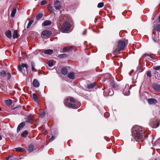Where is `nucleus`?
Segmentation results:
<instances>
[{
  "label": "nucleus",
  "instance_id": "obj_2",
  "mask_svg": "<svg viewBox=\"0 0 160 160\" xmlns=\"http://www.w3.org/2000/svg\"><path fill=\"white\" fill-rule=\"evenodd\" d=\"M125 45V43L123 41H119L117 48L115 50V52H119L120 51L123 50Z\"/></svg>",
  "mask_w": 160,
  "mask_h": 160
},
{
  "label": "nucleus",
  "instance_id": "obj_44",
  "mask_svg": "<svg viewBox=\"0 0 160 160\" xmlns=\"http://www.w3.org/2000/svg\"><path fill=\"white\" fill-rule=\"evenodd\" d=\"M15 159H17V160H19L20 159H24V157L22 156H19L17 158H15Z\"/></svg>",
  "mask_w": 160,
  "mask_h": 160
},
{
  "label": "nucleus",
  "instance_id": "obj_24",
  "mask_svg": "<svg viewBox=\"0 0 160 160\" xmlns=\"http://www.w3.org/2000/svg\"><path fill=\"white\" fill-rule=\"evenodd\" d=\"M13 38L14 39L17 38H18V32L16 30H14L13 33Z\"/></svg>",
  "mask_w": 160,
  "mask_h": 160
},
{
  "label": "nucleus",
  "instance_id": "obj_3",
  "mask_svg": "<svg viewBox=\"0 0 160 160\" xmlns=\"http://www.w3.org/2000/svg\"><path fill=\"white\" fill-rule=\"evenodd\" d=\"M0 77L1 78H3L9 80L11 77V75L9 72L1 70L0 71Z\"/></svg>",
  "mask_w": 160,
  "mask_h": 160
},
{
  "label": "nucleus",
  "instance_id": "obj_33",
  "mask_svg": "<svg viewBox=\"0 0 160 160\" xmlns=\"http://www.w3.org/2000/svg\"><path fill=\"white\" fill-rule=\"evenodd\" d=\"M28 133L27 131H25L22 133L21 135L23 137H25L27 136Z\"/></svg>",
  "mask_w": 160,
  "mask_h": 160
},
{
  "label": "nucleus",
  "instance_id": "obj_28",
  "mask_svg": "<svg viewBox=\"0 0 160 160\" xmlns=\"http://www.w3.org/2000/svg\"><path fill=\"white\" fill-rule=\"evenodd\" d=\"M72 49L71 47L68 46L63 48V50L65 51H68Z\"/></svg>",
  "mask_w": 160,
  "mask_h": 160
},
{
  "label": "nucleus",
  "instance_id": "obj_43",
  "mask_svg": "<svg viewBox=\"0 0 160 160\" xmlns=\"http://www.w3.org/2000/svg\"><path fill=\"white\" fill-rule=\"evenodd\" d=\"M48 65L50 67H52L53 66V62L52 61L49 60L48 62Z\"/></svg>",
  "mask_w": 160,
  "mask_h": 160
},
{
  "label": "nucleus",
  "instance_id": "obj_25",
  "mask_svg": "<svg viewBox=\"0 0 160 160\" xmlns=\"http://www.w3.org/2000/svg\"><path fill=\"white\" fill-rule=\"evenodd\" d=\"M15 149L16 151L19 152H23L25 150V149L24 148L21 147L17 148H15Z\"/></svg>",
  "mask_w": 160,
  "mask_h": 160
},
{
  "label": "nucleus",
  "instance_id": "obj_23",
  "mask_svg": "<svg viewBox=\"0 0 160 160\" xmlns=\"http://www.w3.org/2000/svg\"><path fill=\"white\" fill-rule=\"evenodd\" d=\"M96 85V82H94L88 85L87 87L88 88H92L95 87Z\"/></svg>",
  "mask_w": 160,
  "mask_h": 160
},
{
  "label": "nucleus",
  "instance_id": "obj_13",
  "mask_svg": "<svg viewBox=\"0 0 160 160\" xmlns=\"http://www.w3.org/2000/svg\"><path fill=\"white\" fill-rule=\"evenodd\" d=\"M32 85L35 87L38 88L39 86V83L38 80L34 79L32 82Z\"/></svg>",
  "mask_w": 160,
  "mask_h": 160
},
{
  "label": "nucleus",
  "instance_id": "obj_21",
  "mask_svg": "<svg viewBox=\"0 0 160 160\" xmlns=\"http://www.w3.org/2000/svg\"><path fill=\"white\" fill-rule=\"evenodd\" d=\"M5 103L8 106H10L12 103V101L11 99L6 100L5 101Z\"/></svg>",
  "mask_w": 160,
  "mask_h": 160
},
{
  "label": "nucleus",
  "instance_id": "obj_31",
  "mask_svg": "<svg viewBox=\"0 0 160 160\" xmlns=\"http://www.w3.org/2000/svg\"><path fill=\"white\" fill-rule=\"evenodd\" d=\"M114 94V92L112 89L109 88L108 89V94L109 96H112Z\"/></svg>",
  "mask_w": 160,
  "mask_h": 160
},
{
  "label": "nucleus",
  "instance_id": "obj_46",
  "mask_svg": "<svg viewBox=\"0 0 160 160\" xmlns=\"http://www.w3.org/2000/svg\"><path fill=\"white\" fill-rule=\"evenodd\" d=\"M47 2L46 0H43L41 2V4L42 5H43L46 4Z\"/></svg>",
  "mask_w": 160,
  "mask_h": 160
},
{
  "label": "nucleus",
  "instance_id": "obj_50",
  "mask_svg": "<svg viewBox=\"0 0 160 160\" xmlns=\"http://www.w3.org/2000/svg\"><path fill=\"white\" fill-rule=\"evenodd\" d=\"M109 115V114L107 112L105 113L104 114V117L106 118L108 117Z\"/></svg>",
  "mask_w": 160,
  "mask_h": 160
},
{
  "label": "nucleus",
  "instance_id": "obj_51",
  "mask_svg": "<svg viewBox=\"0 0 160 160\" xmlns=\"http://www.w3.org/2000/svg\"><path fill=\"white\" fill-rule=\"evenodd\" d=\"M159 122H157V123L156 124V127H158L159 126Z\"/></svg>",
  "mask_w": 160,
  "mask_h": 160
},
{
  "label": "nucleus",
  "instance_id": "obj_35",
  "mask_svg": "<svg viewBox=\"0 0 160 160\" xmlns=\"http://www.w3.org/2000/svg\"><path fill=\"white\" fill-rule=\"evenodd\" d=\"M33 22V20H32L29 21L27 27V29L29 28L30 27V26H31V25H32Z\"/></svg>",
  "mask_w": 160,
  "mask_h": 160
},
{
  "label": "nucleus",
  "instance_id": "obj_15",
  "mask_svg": "<svg viewBox=\"0 0 160 160\" xmlns=\"http://www.w3.org/2000/svg\"><path fill=\"white\" fill-rule=\"evenodd\" d=\"M158 38V35H156V34H155L154 32L152 33V38L153 40L155 42H157Z\"/></svg>",
  "mask_w": 160,
  "mask_h": 160
},
{
  "label": "nucleus",
  "instance_id": "obj_30",
  "mask_svg": "<svg viewBox=\"0 0 160 160\" xmlns=\"http://www.w3.org/2000/svg\"><path fill=\"white\" fill-rule=\"evenodd\" d=\"M67 57V55L64 53L59 54L58 56V57L60 58H64L66 57Z\"/></svg>",
  "mask_w": 160,
  "mask_h": 160
},
{
  "label": "nucleus",
  "instance_id": "obj_6",
  "mask_svg": "<svg viewBox=\"0 0 160 160\" xmlns=\"http://www.w3.org/2000/svg\"><path fill=\"white\" fill-rule=\"evenodd\" d=\"M130 88H129V85H126L123 92V93L124 95L128 96L130 94Z\"/></svg>",
  "mask_w": 160,
  "mask_h": 160
},
{
  "label": "nucleus",
  "instance_id": "obj_56",
  "mask_svg": "<svg viewBox=\"0 0 160 160\" xmlns=\"http://www.w3.org/2000/svg\"><path fill=\"white\" fill-rule=\"evenodd\" d=\"M1 110V108L0 107V111Z\"/></svg>",
  "mask_w": 160,
  "mask_h": 160
},
{
  "label": "nucleus",
  "instance_id": "obj_45",
  "mask_svg": "<svg viewBox=\"0 0 160 160\" xmlns=\"http://www.w3.org/2000/svg\"><path fill=\"white\" fill-rule=\"evenodd\" d=\"M147 56H148L150 57L151 58L154 59L153 57L152 56L148 54L145 53L144 55V56L145 57H146Z\"/></svg>",
  "mask_w": 160,
  "mask_h": 160
},
{
  "label": "nucleus",
  "instance_id": "obj_26",
  "mask_svg": "<svg viewBox=\"0 0 160 160\" xmlns=\"http://www.w3.org/2000/svg\"><path fill=\"white\" fill-rule=\"evenodd\" d=\"M32 98L36 102L37 101L38 99V97L35 93H33L32 94Z\"/></svg>",
  "mask_w": 160,
  "mask_h": 160
},
{
  "label": "nucleus",
  "instance_id": "obj_17",
  "mask_svg": "<svg viewBox=\"0 0 160 160\" xmlns=\"http://www.w3.org/2000/svg\"><path fill=\"white\" fill-rule=\"evenodd\" d=\"M51 24V22L49 20H46L44 21L42 24V25L43 26H46L48 25H50Z\"/></svg>",
  "mask_w": 160,
  "mask_h": 160
},
{
  "label": "nucleus",
  "instance_id": "obj_4",
  "mask_svg": "<svg viewBox=\"0 0 160 160\" xmlns=\"http://www.w3.org/2000/svg\"><path fill=\"white\" fill-rule=\"evenodd\" d=\"M71 25L70 23L68 22H65L62 25L61 30L63 32L69 30L71 27Z\"/></svg>",
  "mask_w": 160,
  "mask_h": 160
},
{
  "label": "nucleus",
  "instance_id": "obj_10",
  "mask_svg": "<svg viewBox=\"0 0 160 160\" xmlns=\"http://www.w3.org/2000/svg\"><path fill=\"white\" fill-rule=\"evenodd\" d=\"M51 32L47 30L44 31L42 32V35L43 36L46 37H49L51 35Z\"/></svg>",
  "mask_w": 160,
  "mask_h": 160
},
{
  "label": "nucleus",
  "instance_id": "obj_32",
  "mask_svg": "<svg viewBox=\"0 0 160 160\" xmlns=\"http://www.w3.org/2000/svg\"><path fill=\"white\" fill-rule=\"evenodd\" d=\"M31 67H32V70L33 71L36 72V69L35 68V64L33 62H32L31 63Z\"/></svg>",
  "mask_w": 160,
  "mask_h": 160
},
{
  "label": "nucleus",
  "instance_id": "obj_1",
  "mask_svg": "<svg viewBox=\"0 0 160 160\" xmlns=\"http://www.w3.org/2000/svg\"><path fill=\"white\" fill-rule=\"evenodd\" d=\"M144 128L139 126H135L132 129V134L134 139L137 142H142L146 138Z\"/></svg>",
  "mask_w": 160,
  "mask_h": 160
},
{
  "label": "nucleus",
  "instance_id": "obj_16",
  "mask_svg": "<svg viewBox=\"0 0 160 160\" xmlns=\"http://www.w3.org/2000/svg\"><path fill=\"white\" fill-rule=\"evenodd\" d=\"M153 88L156 91H160V85L157 83L153 85Z\"/></svg>",
  "mask_w": 160,
  "mask_h": 160
},
{
  "label": "nucleus",
  "instance_id": "obj_36",
  "mask_svg": "<svg viewBox=\"0 0 160 160\" xmlns=\"http://www.w3.org/2000/svg\"><path fill=\"white\" fill-rule=\"evenodd\" d=\"M18 70L21 72L23 73L22 71V67L21 66V65H19L18 67Z\"/></svg>",
  "mask_w": 160,
  "mask_h": 160
},
{
  "label": "nucleus",
  "instance_id": "obj_52",
  "mask_svg": "<svg viewBox=\"0 0 160 160\" xmlns=\"http://www.w3.org/2000/svg\"><path fill=\"white\" fill-rule=\"evenodd\" d=\"M82 34L84 35H85L86 34V30L83 32Z\"/></svg>",
  "mask_w": 160,
  "mask_h": 160
},
{
  "label": "nucleus",
  "instance_id": "obj_37",
  "mask_svg": "<svg viewBox=\"0 0 160 160\" xmlns=\"http://www.w3.org/2000/svg\"><path fill=\"white\" fill-rule=\"evenodd\" d=\"M48 10L51 12H53V13L54 12L53 11V8L51 5L50 4L48 8Z\"/></svg>",
  "mask_w": 160,
  "mask_h": 160
},
{
  "label": "nucleus",
  "instance_id": "obj_7",
  "mask_svg": "<svg viewBox=\"0 0 160 160\" xmlns=\"http://www.w3.org/2000/svg\"><path fill=\"white\" fill-rule=\"evenodd\" d=\"M54 7L57 10H59L61 8L60 2L58 1H56L54 3Z\"/></svg>",
  "mask_w": 160,
  "mask_h": 160
},
{
  "label": "nucleus",
  "instance_id": "obj_5",
  "mask_svg": "<svg viewBox=\"0 0 160 160\" xmlns=\"http://www.w3.org/2000/svg\"><path fill=\"white\" fill-rule=\"evenodd\" d=\"M64 104L66 106L68 107L74 108H78L80 106V104L79 103H78V105H76L75 104L72 103L71 102H68V100H65Z\"/></svg>",
  "mask_w": 160,
  "mask_h": 160
},
{
  "label": "nucleus",
  "instance_id": "obj_14",
  "mask_svg": "<svg viewBox=\"0 0 160 160\" xmlns=\"http://www.w3.org/2000/svg\"><path fill=\"white\" fill-rule=\"evenodd\" d=\"M67 76L70 79H73L75 78V73L73 72H70L68 73Z\"/></svg>",
  "mask_w": 160,
  "mask_h": 160
},
{
  "label": "nucleus",
  "instance_id": "obj_27",
  "mask_svg": "<svg viewBox=\"0 0 160 160\" xmlns=\"http://www.w3.org/2000/svg\"><path fill=\"white\" fill-rule=\"evenodd\" d=\"M16 8H14L12 10L11 14V16L12 17H14L15 16V13L16 12Z\"/></svg>",
  "mask_w": 160,
  "mask_h": 160
},
{
  "label": "nucleus",
  "instance_id": "obj_49",
  "mask_svg": "<svg viewBox=\"0 0 160 160\" xmlns=\"http://www.w3.org/2000/svg\"><path fill=\"white\" fill-rule=\"evenodd\" d=\"M55 138V137L54 136H52L51 138L49 139V141L50 142L52 141Z\"/></svg>",
  "mask_w": 160,
  "mask_h": 160
},
{
  "label": "nucleus",
  "instance_id": "obj_47",
  "mask_svg": "<svg viewBox=\"0 0 160 160\" xmlns=\"http://www.w3.org/2000/svg\"><path fill=\"white\" fill-rule=\"evenodd\" d=\"M22 68H26L27 69L28 68V67L27 64L25 63H23L21 65Z\"/></svg>",
  "mask_w": 160,
  "mask_h": 160
},
{
  "label": "nucleus",
  "instance_id": "obj_48",
  "mask_svg": "<svg viewBox=\"0 0 160 160\" xmlns=\"http://www.w3.org/2000/svg\"><path fill=\"white\" fill-rule=\"evenodd\" d=\"M70 101L71 102H75V101L74 99V98L72 97H70Z\"/></svg>",
  "mask_w": 160,
  "mask_h": 160
},
{
  "label": "nucleus",
  "instance_id": "obj_34",
  "mask_svg": "<svg viewBox=\"0 0 160 160\" xmlns=\"http://www.w3.org/2000/svg\"><path fill=\"white\" fill-rule=\"evenodd\" d=\"M153 69L155 70H160V66H155L153 67Z\"/></svg>",
  "mask_w": 160,
  "mask_h": 160
},
{
  "label": "nucleus",
  "instance_id": "obj_54",
  "mask_svg": "<svg viewBox=\"0 0 160 160\" xmlns=\"http://www.w3.org/2000/svg\"><path fill=\"white\" fill-rule=\"evenodd\" d=\"M159 22H160V16H159Z\"/></svg>",
  "mask_w": 160,
  "mask_h": 160
},
{
  "label": "nucleus",
  "instance_id": "obj_19",
  "mask_svg": "<svg viewBox=\"0 0 160 160\" xmlns=\"http://www.w3.org/2000/svg\"><path fill=\"white\" fill-rule=\"evenodd\" d=\"M155 78L158 80H160V74L157 71H156L154 72Z\"/></svg>",
  "mask_w": 160,
  "mask_h": 160
},
{
  "label": "nucleus",
  "instance_id": "obj_40",
  "mask_svg": "<svg viewBox=\"0 0 160 160\" xmlns=\"http://www.w3.org/2000/svg\"><path fill=\"white\" fill-rule=\"evenodd\" d=\"M154 28L157 31L160 32V25H158L156 27H154Z\"/></svg>",
  "mask_w": 160,
  "mask_h": 160
},
{
  "label": "nucleus",
  "instance_id": "obj_57",
  "mask_svg": "<svg viewBox=\"0 0 160 160\" xmlns=\"http://www.w3.org/2000/svg\"><path fill=\"white\" fill-rule=\"evenodd\" d=\"M140 68H141V67H139V69H140Z\"/></svg>",
  "mask_w": 160,
  "mask_h": 160
},
{
  "label": "nucleus",
  "instance_id": "obj_39",
  "mask_svg": "<svg viewBox=\"0 0 160 160\" xmlns=\"http://www.w3.org/2000/svg\"><path fill=\"white\" fill-rule=\"evenodd\" d=\"M147 76L149 78H151L152 77V74L151 71H149L147 72Z\"/></svg>",
  "mask_w": 160,
  "mask_h": 160
},
{
  "label": "nucleus",
  "instance_id": "obj_59",
  "mask_svg": "<svg viewBox=\"0 0 160 160\" xmlns=\"http://www.w3.org/2000/svg\"><path fill=\"white\" fill-rule=\"evenodd\" d=\"M153 142V140H152V142Z\"/></svg>",
  "mask_w": 160,
  "mask_h": 160
},
{
  "label": "nucleus",
  "instance_id": "obj_38",
  "mask_svg": "<svg viewBox=\"0 0 160 160\" xmlns=\"http://www.w3.org/2000/svg\"><path fill=\"white\" fill-rule=\"evenodd\" d=\"M40 115L41 118H44L45 115V112L44 111L40 113Z\"/></svg>",
  "mask_w": 160,
  "mask_h": 160
},
{
  "label": "nucleus",
  "instance_id": "obj_22",
  "mask_svg": "<svg viewBox=\"0 0 160 160\" xmlns=\"http://www.w3.org/2000/svg\"><path fill=\"white\" fill-rule=\"evenodd\" d=\"M28 151L29 152H33L34 151V147L32 144H30L28 146Z\"/></svg>",
  "mask_w": 160,
  "mask_h": 160
},
{
  "label": "nucleus",
  "instance_id": "obj_53",
  "mask_svg": "<svg viewBox=\"0 0 160 160\" xmlns=\"http://www.w3.org/2000/svg\"><path fill=\"white\" fill-rule=\"evenodd\" d=\"M131 74H132V73L131 72H130L129 73V75L131 76Z\"/></svg>",
  "mask_w": 160,
  "mask_h": 160
},
{
  "label": "nucleus",
  "instance_id": "obj_8",
  "mask_svg": "<svg viewBox=\"0 0 160 160\" xmlns=\"http://www.w3.org/2000/svg\"><path fill=\"white\" fill-rule=\"evenodd\" d=\"M25 125V122H22L18 126L17 128V132H19V131L21 130Z\"/></svg>",
  "mask_w": 160,
  "mask_h": 160
},
{
  "label": "nucleus",
  "instance_id": "obj_9",
  "mask_svg": "<svg viewBox=\"0 0 160 160\" xmlns=\"http://www.w3.org/2000/svg\"><path fill=\"white\" fill-rule=\"evenodd\" d=\"M148 101L150 104H155L157 102V100L155 99L151 98L148 99Z\"/></svg>",
  "mask_w": 160,
  "mask_h": 160
},
{
  "label": "nucleus",
  "instance_id": "obj_12",
  "mask_svg": "<svg viewBox=\"0 0 160 160\" xmlns=\"http://www.w3.org/2000/svg\"><path fill=\"white\" fill-rule=\"evenodd\" d=\"M6 37L9 39H11L12 37V32L10 30H8L5 32Z\"/></svg>",
  "mask_w": 160,
  "mask_h": 160
},
{
  "label": "nucleus",
  "instance_id": "obj_58",
  "mask_svg": "<svg viewBox=\"0 0 160 160\" xmlns=\"http://www.w3.org/2000/svg\"><path fill=\"white\" fill-rule=\"evenodd\" d=\"M152 140L154 139V138L153 137L152 138Z\"/></svg>",
  "mask_w": 160,
  "mask_h": 160
},
{
  "label": "nucleus",
  "instance_id": "obj_11",
  "mask_svg": "<svg viewBox=\"0 0 160 160\" xmlns=\"http://www.w3.org/2000/svg\"><path fill=\"white\" fill-rule=\"evenodd\" d=\"M33 116L31 115H29L27 116V119L25 122L29 123L31 121L33 120Z\"/></svg>",
  "mask_w": 160,
  "mask_h": 160
},
{
  "label": "nucleus",
  "instance_id": "obj_18",
  "mask_svg": "<svg viewBox=\"0 0 160 160\" xmlns=\"http://www.w3.org/2000/svg\"><path fill=\"white\" fill-rule=\"evenodd\" d=\"M61 72L62 74L66 75L68 73V70L66 68H63L61 70Z\"/></svg>",
  "mask_w": 160,
  "mask_h": 160
},
{
  "label": "nucleus",
  "instance_id": "obj_42",
  "mask_svg": "<svg viewBox=\"0 0 160 160\" xmlns=\"http://www.w3.org/2000/svg\"><path fill=\"white\" fill-rule=\"evenodd\" d=\"M104 6V3L102 2L99 3L98 5V8H101Z\"/></svg>",
  "mask_w": 160,
  "mask_h": 160
},
{
  "label": "nucleus",
  "instance_id": "obj_29",
  "mask_svg": "<svg viewBox=\"0 0 160 160\" xmlns=\"http://www.w3.org/2000/svg\"><path fill=\"white\" fill-rule=\"evenodd\" d=\"M15 159H16V158L14 157V156H13L12 155H10L8 156L7 158H6L5 160H8L9 159L12 160Z\"/></svg>",
  "mask_w": 160,
  "mask_h": 160
},
{
  "label": "nucleus",
  "instance_id": "obj_55",
  "mask_svg": "<svg viewBox=\"0 0 160 160\" xmlns=\"http://www.w3.org/2000/svg\"><path fill=\"white\" fill-rule=\"evenodd\" d=\"M130 72H131V73L133 72V70H132Z\"/></svg>",
  "mask_w": 160,
  "mask_h": 160
},
{
  "label": "nucleus",
  "instance_id": "obj_41",
  "mask_svg": "<svg viewBox=\"0 0 160 160\" xmlns=\"http://www.w3.org/2000/svg\"><path fill=\"white\" fill-rule=\"evenodd\" d=\"M42 15L41 13H39L36 16L37 19L39 20L42 17Z\"/></svg>",
  "mask_w": 160,
  "mask_h": 160
},
{
  "label": "nucleus",
  "instance_id": "obj_20",
  "mask_svg": "<svg viewBox=\"0 0 160 160\" xmlns=\"http://www.w3.org/2000/svg\"><path fill=\"white\" fill-rule=\"evenodd\" d=\"M53 51L51 49H47L45 50L44 53L47 54L51 55L53 53Z\"/></svg>",
  "mask_w": 160,
  "mask_h": 160
}]
</instances>
